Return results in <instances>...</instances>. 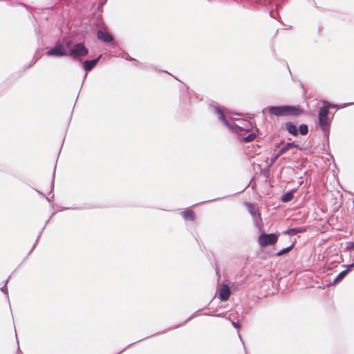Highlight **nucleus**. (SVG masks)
Instances as JSON below:
<instances>
[{
	"label": "nucleus",
	"mask_w": 354,
	"mask_h": 354,
	"mask_svg": "<svg viewBox=\"0 0 354 354\" xmlns=\"http://www.w3.org/2000/svg\"><path fill=\"white\" fill-rule=\"evenodd\" d=\"M268 113L276 116L300 115L304 113V110L300 106H280L268 108Z\"/></svg>",
	"instance_id": "obj_1"
},
{
	"label": "nucleus",
	"mask_w": 354,
	"mask_h": 354,
	"mask_svg": "<svg viewBox=\"0 0 354 354\" xmlns=\"http://www.w3.org/2000/svg\"><path fill=\"white\" fill-rule=\"evenodd\" d=\"M73 42L71 41H67L66 46L61 44H57L53 48L46 52V55L48 56L61 57L68 55V49L71 48Z\"/></svg>",
	"instance_id": "obj_2"
},
{
	"label": "nucleus",
	"mask_w": 354,
	"mask_h": 354,
	"mask_svg": "<svg viewBox=\"0 0 354 354\" xmlns=\"http://www.w3.org/2000/svg\"><path fill=\"white\" fill-rule=\"evenodd\" d=\"M278 241V235L276 234H262L259 236L258 243L261 247H266L275 244Z\"/></svg>",
	"instance_id": "obj_3"
},
{
	"label": "nucleus",
	"mask_w": 354,
	"mask_h": 354,
	"mask_svg": "<svg viewBox=\"0 0 354 354\" xmlns=\"http://www.w3.org/2000/svg\"><path fill=\"white\" fill-rule=\"evenodd\" d=\"M328 107H322L319 111V124L323 131H326L329 125Z\"/></svg>",
	"instance_id": "obj_4"
},
{
	"label": "nucleus",
	"mask_w": 354,
	"mask_h": 354,
	"mask_svg": "<svg viewBox=\"0 0 354 354\" xmlns=\"http://www.w3.org/2000/svg\"><path fill=\"white\" fill-rule=\"evenodd\" d=\"M88 49L82 43L77 44L73 48L70 50L69 55L73 57L80 56H85L88 54Z\"/></svg>",
	"instance_id": "obj_5"
},
{
	"label": "nucleus",
	"mask_w": 354,
	"mask_h": 354,
	"mask_svg": "<svg viewBox=\"0 0 354 354\" xmlns=\"http://www.w3.org/2000/svg\"><path fill=\"white\" fill-rule=\"evenodd\" d=\"M231 295V291L227 284H221L218 289V298L221 301H227Z\"/></svg>",
	"instance_id": "obj_6"
},
{
	"label": "nucleus",
	"mask_w": 354,
	"mask_h": 354,
	"mask_svg": "<svg viewBox=\"0 0 354 354\" xmlns=\"http://www.w3.org/2000/svg\"><path fill=\"white\" fill-rule=\"evenodd\" d=\"M97 37L98 39L105 42L109 43L113 40V36L104 30H98L97 32Z\"/></svg>",
	"instance_id": "obj_7"
},
{
	"label": "nucleus",
	"mask_w": 354,
	"mask_h": 354,
	"mask_svg": "<svg viewBox=\"0 0 354 354\" xmlns=\"http://www.w3.org/2000/svg\"><path fill=\"white\" fill-rule=\"evenodd\" d=\"M292 148H296L301 151L304 149L299 144L296 143L295 142H288L283 147L281 148V149L279 150V156L286 153L288 150Z\"/></svg>",
	"instance_id": "obj_8"
},
{
	"label": "nucleus",
	"mask_w": 354,
	"mask_h": 354,
	"mask_svg": "<svg viewBox=\"0 0 354 354\" xmlns=\"http://www.w3.org/2000/svg\"><path fill=\"white\" fill-rule=\"evenodd\" d=\"M183 218L186 221H194L196 218L195 212L190 209H187L181 212Z\"/></svg>",
	"instance_id": "obj_9"
},
{
	"label": "nucleus",
	"mask_w": 354,
	"mask_h": 354,
	"mask_svg": "<svg viewBox=\"0 0 354 354\" xmlns=\"http://www.w3.org/2000/svg\"><path fill=\"white\" fill-rule=\"evenodd\" d=\"M100 58V56L93 60H86L83 64L84 70L86 71H90L97 64Z\"/></svg>",
	"instance_id": "obj_10"
},
{
	"label": "nucleus",
	"mask_w": 354,
	"mask_h": 354,
	"mask_svg": "<svg viewBox=\"0 0 354 354\" xmlns=\"http://www.w3.org/2000/svg\"><path fill=\"white\" fill-rule=\"evenodd\" d=\"M286 129L288 131V132L292 136H297L298 134V129L295 124H294L292 122H288L286 123Z\"/></svg>",
	"instance_id": "obj_11"
},
{
	"label": "nucleus",
	"mask_w": 354,
	"mask_h": 354,
	"mask_svg": "<svg viewBox=\"0 0 354 354\" xmlns=\"http://www.w3.org/2000/svg\"><path fill=\"white\" fill-rule=\"evenodd\" d=\"M306 232V228L304 227L299 228H292L288 230L287 234L289 235H295L298 233H303Z\"/></svg>",
	"instance_id": "obj_12"
},
{
	"label": "nucleus",
	"mask_w": 354,
	"mask_h": 354,
	"mask_svg": "<svg viewBox=\"0 0 354 354\" xmlns=\"http://www.w3.org/2000/svg\"><path fill=\"white\" fill-rule=\"evenodd\" d=\"M293 193L291 192H288L286 194H284L281 198V200L283 202H288L290 201L293 198Z\"/></svg>",
	"instance_id": "obj_13"
},
{
	"label": "nucleus",
	"mask_w": 354,
	"mask_h": 354,
	"mask_svg": "<svg viewBox=\"0 0 354 354\" xmlns=\"http://www.w3.org/2000/svg\"><path fill=\"white\" fill-rule=\"evenodd\" d=\"M347 272H348V270H345L342 271L340 273H339V274L335 278L334 283H337V282L340 281L342 279H343L345 277V276L346 275Z\"/></svg>",
	"instance_id": "obj_14"
},
{
	"label": "nucleus",
	"mask_w": 354,
	"mask_h": 354,
	"mask_svg": "<svg viewBox=\"0 0 354 354\" xmlns=\"http://www.w3.org/2000/svg\"><path fill=\"white\" fill-rule=\"evenodd\" d=\"M299 131L301 135L306 136L308 133V127L306 124H301L299 127Z\"/></svg>",
	"instance_id": "obj_15"
},
{
	"label": "nucleus",
	"mask_w": 354,
	"mask_h": 354,
	"mask_svg": "<svg viewBox=\"0 0 354 354\" xmlns=\"http://www.w3.org/2000/svg\"><path fill=\"white\" fill-rule=\"evenodd\" d=\"M292 248H293V244H292L290 246H289L286 248H284V249L280 250L279 252H278L277 253V256H281V255L288 252L289 251H290L292 250Z\"/></svg>",
	"instance_id": "obj_16"
},
{
	"label": "nucleus",
	"mask_w": 354,
	"mask_h": 354,
	"mask_svg": "<svg viewBox=\"0 0 354 354\" xmlns=\"http://www.w3.org/2000/svg\"><path fill=\"white\" fill-rule=\"evenodd\" d=\"M256 138V135L254 133H250L247 136L243 138V140L246 142H249L253 141Z\"/></svg>",
	"instance_id": "obj_17"
},
{
	"label": "nucleus",
	"mask_w": 354,
	"mask_h": 354,
	"mask_svg": "<svg viewBox=\"0 0 354 354\" xmlns=\"http://www.w3.org/2000/svg\"><path fill=\"white\" fill-rule=\"evenodd\" d=\"M232 324L236 328H239L240 327L239 322H232Z\"/></svg>",
	"instance_id": "obj_18"
},
{
	"label": "nucleus",
	"mask_w": 354,
	"mask_h": 354,
	"mask_svg": "<svg viewBox=\"0 0 354 354\" xmlns=\"http://www.w3.org/2000/svg\"><path fill=\"white\" fill-rule=\"evenodd\" d=\"M220 118L223 120L224 122H226L225 115L223 113L220 112Z\"/></svg>",
	"instance_id": "obj_19"
},
{
	"label": "nucleus",
	"mask_w": 354,
	"mask_h": 354,
	"mask_svg": "<svg viewBox=\"0 0 354 354\" xmlns=\"http://www.w3.org/2000/svg\"><path fill=\"white\" fill-rule=\"evenodd\" d=\"M336 106H336V105H335V104H330V103H328V104H327V106H326L325 107H328V109H329L330 107H333V108H334V107H336Z\"/></svg>",
	"instance_id": "obj_20"
},
{
	"label": "nucleus",
	"mask_w": 354,
	"mask_h": 354,
	"mask_svg": "<svg viewBox=\"0 0 354 354\" xmlns=\"http://www.w3.org/2000/svg\"><path fill=\"white\" fill-rule=\"evenodd\" d=\"M349 248H354V243L353 242H351L349 243Z\"/></svg>",
	"instance_id": "obj_21"
},
{
	"label": "nucleus",
	"mask_w": 354,
	"mask_h": 354,
	"mask_svg": "<svg viewBox=\"0 0 354 354\" xmlns=\"http://www.w3.org/2000/svg\"><path fill=\"white\" fill-rule=\"evenodd\" d=\"M250 212H251L252 214H254L255 213V210L254 209V212H253V209H251Z\"/></svg>",
	"instance_id": "obj_22"
},
{
	"label": "nucleus",
	"mask_w": 354,
	"mask_h": 354,
	"mask_svg": "<svg viewBox=\"0 0 354 354\" xmlns=\"http://www.w3.org/2000/svg\"><path fill=\"white\" fill-rule=\"evenodd\" d=\"M353 266H354V263L349 266V267H353Z\"/></svg>",
	"instance_id": "obj_23"
},
{
	"label": "nucleus",
	"mask_w": 354,
	"mask_h": 354,
	"mask_svg": "<svg viewBox=\"0 0 354 354\" xmlns=\"http://www.w3.org/2000/svg\"><path fill=\"white\" fill-rule=\"evenodd\" d=\"M249 206L252 208H254V207L252 205H249Z\"/></svg>",
	"instance_id": "obj_24"
}]
</instances>
